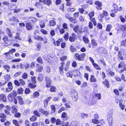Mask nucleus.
Wrapping results in <instances>:
<instances>
[{
    "label": "nucleus",
    "instance_id": "nucleus-1",
    "mask_svg": "<svg viewBox=\"0 0 126 126\" xmlns=\"http://www.w3.org/2000/svg\"><path fill=\"white\" fill-rule=\"evenodd\" d=\"M85 55L86 54L85 53H82L80 55L79 54L76 53L75 54L74 57L76 60L79 61H82L84 60Z\"/></svg>",
    "mask_w": 126,
    "mask_h": 126
},
{
    "label": "nucleus",
    "instance_id": "nucleus-2",
    "mask_svg": "<svg viewBox=\"0 0 126 126\" xmlns=\"http://www.w3.org/2000/svg\"><path fill=\"white\" fill-rule=\"evenodd\" d=\"M17 94L16 92L15 91H13L9 94L8 96V98L10 101H12Z\"/></svg>",
    "mask_w": 126,
    "mask_h": 126
},
{
    "label": "nucleus",
    "instance_id": "nucleus-3",
    "mask_svg": "<svg viewBox=\"0 0 126 126\" xmlns=\"http://www.w3.org/2000/svg\"><path fill=\"white\" fill-rule=\"evenodd\" d=\"M70 93L73 100L74 101L76 100L78 97V94L77 92L74 90H72L70 92Z\"/></svg>",
    "mask_w": 126,
    "mask_h": 126
},
{
    "label": "nucleus",
    "instance_id": "nucleus-4",
    "mask_svg": "<svg viewBox=\"0 0 126 126\" xmlns=\"http://www.w3.org/2000/svg\"><path fill=\"white\" fill-rule=\"evenodd\" d=\"M107 121L109 126H112L113 123V118L111 114H109L108 116Z\"/></svg>",
    "mask_w": 126,
    "mask_h": 126
},
{
    "label": "nucleus",
    "instance_id": "nucleus-5",
    "mask_svg": "<svg viewBox=\"0 0 126 126\" xmlns=\"http://www.w3.org/2000/svg\"><path fill=\"white\" fill-rule=\"evenodd\" d=\"M46 82V86L48 88L51 85V81L50 78L48 77H46L45 79Z\"/></svg>",
    "mask_w": 126,
    "mask_h": 126
},
{
    "label": "nucleus",
    "instance_id": "nucleus-6",
    "mask_svg": "<svg viewBox=\"0 0 126 126\" xmlns=\"http://www.w3.org/2000/svg\"><path fill=\"white\" fill-rule=\"evenodd\" d=\"M94 4L97 6L96 7L97 9L99 10L102 9L101 7L102 6V4L100 2L98 1H96L95 2Z\"/></svg>",
    "mask_w": 126,
    "mask_h": 126
},
{
    "label": "nucleus",
    "instance_id": "nucleus-7",
    "mask_svg": "<svg viewBox=\"0 0 126 126\" xmlns=\"http://www.w3.org/2000/svg\"><path fill=\"white\" fill-rule=\"evenodd\" d=\"M76 36L74 33H72V36L69 37V40L71 42H74L76 38Z\"/></svg>",
    "mask_w": 126,
    "mask_h": 126
},
{
    "label": "nucleus",
    "instance_id": "nucleus-8",
    "mask_svg": "<svg viewBox=\"0 0 126 126\" xmlns=\"http://www.w3.org/2000/svg\"><path fill=\"white\" fill-rule=\"evenodd\" d=\"M6 31L9 37H11L12 36V33L11 32V30L9 28H7L6 29Z\"/></svg>",
    "mask_w": 126,
    "mask_h": 126
},
{
    "label": "nucleus",
    "instance_id": "nucleus-9",
    "mask_svg": "<svg viewBox=\"0 0 126 126\" xmlns=\"http://www.w3.org/2000/svg\"><path fill=\"white\" fill-rule=\"evenodd\" d=\"M52 3L51 0H44L43 3L44 4H47V6H49Z\"/></svg>",
    "mask_w": 126,
    "mask_h": 126
},
{
    "label": "nucleus",
    "instance_id": "nucleus-10",
    "mask_svg": "<svg viewBox=\"0 0 126 126\" xmlns=\"http://www.w3.org/2000/svg\"><path fill=\"white\" fill-rule=\"evenodd\" d=\"M82 39L83 41L85 44H88L89 42V40L88 38L86 37L85 36H83Z\"/></svg>",
    "mask_w": 126,
    "mask_h": 126
},
{
    "label": "nucleus",
    "instance_id": "nucleus-11",
    "mask_svg": "<svg viewBox=\"0 0 126 126\" xmlns=\"http://www.w3.org/2000/svg\"><path fill=\"white\" fill-rule=\"evenodd\" d=\"M19 104L21 105H23L24 103V102L23 100V98L20 96L18 97Z\"/></svg>",
    "mask_w": 126,
    "mask_h": 126
},
{
    "label": "nucleus",
    "instance_id": "nucleus-12",
    "mask_svg": "<svg viewBox=\"0 0 126 126\" xmlns=\"http://www.w3.org/2000/svg\"><path fill=\"white\" fill-rule=\"evenodd\" d=\"M35 39L37 41H43L44 40L43 38L41 36H34Z\"/></svg>",
    "mask_w": 126,
    "mask_h": 126
},
{
    "label": "nucleus",
    "instance_id": "nucleus-13",
    "mask_svg": "<svg viewBox=\"0 0 126 126\" xmlns=\"http://www.w3.org/2000/svg\"><path fill=\"white\" fill-rule=\"evenodd\" d=\"M113 6L114 7V9L112 10V12L113 13H116L118 11V6L116 4H114Z\"/></svg>",
    "mask_w": 126,
    "mask_h": 126
},
{
    "label": "nucleus",
    "instance_id": "nucleus-14",
    "mask_svg": "<svg viewBox=\"0 0 126 126\" xmlns=\"http://www.w3.org/2000/svg\"><path fill=\"white\" fill-rule=\"evenodd\" d=\"M67 114L65 112H64L62 114L61 117L62 118H63V120H66L67 119Z\"/></svg>",
    "mask_w": 126,
    "mask_h": 126
},
{
    "label": "nucleus",
    "instance_id": "nucleus-15",
    "mask_svg": "<svg viewBox=\"0 0 126 126\" xmlns=\"http://www.w3.org/2000/svg\"><path fill=\"white\" fill-rule=\"evenodd\" d=\"M37 79L39 81H42L43 79V75L42 74L39 75L37 78Z\"/></svg>",
    "mask_w": 126,
    "mask_h": 126
},
{
    "label": "nucleus",
    "instance_id": "nucleus-16",
    "mask_svg": "<svg viewBox=\"0 0 126 126\" xmlns=\"http://www.w3.org/2000/svg\"><path fill=\"white\" fill-rule=\"evenodd\" d=\"M26 26L27 29L28 30H31L32 28L31 24L29 23H26Z\"/></svg>",
    "mask_w": 126,
    "mask_h": 126
},
{
    "label": "nucleus",
    "instance_id": "nucleus-17",
    "mask_svg": "<svg viewBox=\"0 0 126 126\" xmlns=\"http://www.w3.org/2000/svg\"><path fill=\"white\" fill-rule=\"evenodd\" d=\"M103 83L104 85L106 86L107 88H109V87L110 85L109 83L108 80L107 79L103 82Z\"/></svg>",
    "mask_w": 126,
    "mask_h": 126
},
{
    "label": "nucleus",
    "instance_id": "nucleus-18",
    "mask_svg": "<svg viewBox=\"0 0 126 126\" xmlns=\"http://www.w3.org/2000/svg\"><path fill=\"white\" fill-rule=\"evenodd\" d=\"M70 21L73 23H76L77 22V19L74 17H71L69 19Z\"/></svg>",
    "mask_w": 126,
    "mask_h": 126
},
{
    "label": "nucleus",
    "instance_id": "nucleus-19",
    "mask_svg": "<svg viewBox=\"0 0 126 126\" xmlns=\"http://www.w3.org/2000/svg\"><path fill=\"white\" fill-rule=\"evenodd\" d=\"M112 27V25L110 24L108 25L107 26V28L106 29V31L108 32H110L111 29Z\"/></svg>",
    "mask_w": 126,
    "mask_h": 126
},
{
    "label": "nucleus",
    "instance_id": "nucleus-20",
    "mask_svg": "<svg viewBox=\"0 0 126 126\" xmlns=\"http://www.w3.org/2000/svg\"><path fill=\"white\" fill-rule=\"evenodd\" d=\"M56 22L54 20H51L49 21V25L50 26H53L56 25Z\"/></svg>",
    "mask_w": 126,
    "mask_h": 126
},
{
    "label": "nucleus",
    "instance_id": "nucleus-21",
    "mask_svg": "<svg viewBox=\"0 0 126 126\" xmlns=\"http://www.w3.org/2000/svg\"><path fill=\"white\" fill-rule=\"evenodd\" d=\"M4 79L5 80V82H7V83L8 81L10 79V77L9 75H6L4 76Z\"/></svg>",
    "mask_w": 126,
    "mask_h": 126
},
{
    "label": "nucleus",
    "instance_id": "nucleus-22",
    "mask_svg": "<svg viewBox=\"0 0 126 126\" xmlns=\"http://www.w3.org/2000/svg\"><path fill=\"white\" fill-rule=\"evenodd\" d=\"M0 97L4 102H5L6 101V97L5 94H1L0 95Z\"/></svg>",
    "mask_w": 126,
    "mask_h": 126
},
{
    "label": "nucleus",
    "instance_id": "nucleus-23",
    "mask_svg": "<svg viewBox=\"0 0 126 126\" xmlns=\"http://www.w3.org/2000/svg\"><path fill=\"white\" fill-rule=\"evenodd\" d=\"M10 20L11 21H14V22H16L17 23L19 22V20L15 17H12L10 19Z\"/></svg>",
    "mask_w": 126,
    "mask_h": 126
},
{
    "label": "nucleus",
    "instance_id": "nucleus-24",
    "mask_svg": "<svg viewBox=\"0 0 126 126\" xmlns=\"http://www.w3.org/2000/svg\"><path fill=\"white\" fill-rule=\"evenodd\" d=\"M93 65L97 70H100L101 69V68L99 65L97 64L94 63H93Z\"/></svg>",
    "mask_w": 126,
    "mask_h": 126
},
{
    "label": "nucleus",
    "instance_id": "nucleus-25",
    "mask_svg": "<svg viewBox=\"0 0 126 126\" xmlns=\"http://www.w3.org/2000/svg\"><path fill=\"white\" fill-rule=\"evenodd\" d=\"M122 102L123 101L122 100H120L119 101V105L121 109L123 110L124 109L125 106L122 104Z\"/></svg>",
    "mask_w": 126,
    "mask_h": 126
},
{
    "label": "nucleus",
    "instance_id": "nucleus-26",
    "mask_svg": "<svg viewBox=\"0 0 126 126\" xmlns=\"http://www.w3.org/2000/svg\"><path fill=\"white\" fill-rule=\"evenodd\" d=\"M70 63V62L69 61H68L67 62L66 66L64 68V70L65 71H67L68 70L69 68V66Z\"/></svg>",
    "mask_w": 126,
    "mask_h": 126
},
{
    "label": "nucleus",
    "instance_id": "nucleus-27",
    "mask_svg": "<svg viewBox=\"0 0 126 126\" xmlns=\"http://www.w3.org/2000/svg\"><path fill=\"white\" fill-rule=\"evenodd\" d=\"M39 24L40 27L41 28H44L45 26V24L44 22L43 21H41L40 22Z\"/></svg>",
    "mask_w": 126,
    "mask_h": 126
},
{
    "label": "nucleus",
    "instance_id": "nucleus-28",
    "mask_svg": "<svg viewBox=\"0 0 126 126\" xmlns=\"http://www.w3.org/2000/svg\"><path fill=\"white\" fill-rule=\"evenodd\" d=\"M50 98V97H49L48 99H45L44 100V106H47V105L48 102L49 100V98Z\"/></svg>",
    "mask_w": 126,
    "mask_h": 126
},
{
    "label": "nucleus",
    "instance_id": "nucleus-29",
    "mask_svg": "<svg viewBox=\"0 0 126 126\" xmlns=\"http://www.w3.org/2000/svg\"><path fill=\"white\" fill-rule=\"evenodd\" d=\"M102 13L103 15L101 16V17H103L104 16H107L109 15V14L108 12L106 11L105 10H103V11Z\"/></svg>",
    "mask_w": 126,
    "mask_h": 126
},
{
    "label": "nucleus",
    "instance_id": "nucleus-30",
    "mask_svg": "<svg viewBox=\"0 0 126 126\" xmlns=\"http://www.w3.org/2000/svg\"><path fill=\"white\" fill-rule=\"evenodd\" d=\"M51 113H53L55 112L56 108L54 105H52L51 106Z\"/></svg>",
    "mask_w": 126,
    "mask_h": 126
},
{
    "label": "nucleus",
    "instance_id": "nucleus-31",
    "mask_svg": "<svg viewBox=\"0 0 126 126\" xmlns=\"http://www.w3.org/2000/svg\"><path fill=\"white\" fill-rule=\"evenodd\" d=\"M90 80L92 82H95L96 81L95 78L94 77V76L93 75L91 76Z\"/></svg>",
    "mask_w": 126,
    "mask_h": 126
},
{
    "label": "nucleus",
    "instance_id": "nucleus-32",
    "mask_svg": "<svg viewBox=\"0 0 126 126\" xmlns=\"http://www.w3.org/2000/svg\"><path fill=\"white\" fill-rule=\"evenodd\" d=\"M90 20L92 22L94 26H95L96 25V23L95 21V18H92L91 17L90 18Z\"/></svg>",
    "mask_w": 126,
    "mask_h": 126
},
{
    "label": "nucleus",
    "instance_id": "nucleus-33",
    "mask_svg": "<svg viewBox=\"0 0 126 126\" xmlns=\"http://www.w3.org/2000/svg\"><path fill=\"white\" fill-rule=\"evenodd\" d=\"M3 67L5 69L7 70V72L9 71V70L10 69V66L7 65H4L3 66Z\"/></svg>",
    "mask_w": 126,
    "mask_h": 126
},
{
    "label": "nucleus",
    "instance_id": "nucleus-34",
    "mask_svg": "<svg viewBox=\"0 0 126 126\" xmlns=\"http://www.w3.org/2000/svg\"><path fill=\"white\" fill-rule=\"evenodd\" d=\"M118 56L120 59L121 60H123V58L121 55V52L120 51H119L118 52Z\"/></svg>",
    "mask_w": 126,
    "mask_h": 126
},
{
    "label": "nucleus",
    "instance_id": "nucleus-35",
    "mask_svg": "<svg viewBox=\"0 0 126 126\" xmlns=\"http://www.w3.org/2000/svg\"><path fill=\"white\" fill-rule=\"evenodd\" d=\"M50 90L51 92H54L56 91V89L54 86H52L50 88Z\"/></svg>",
    "mask_w": 126,
    "mask_h": 126
},
{
    "label": "nucleus",
    "instance_id": "nucleus-36",
    "mask_svg": "<svg viewBox=\"0 0 126 126\" xmlns=\"http://www.w3.org/2000/svg\"><path fill=\"white\" fill-rule=\"evenodd\" d=\"M70 50L72 52H75L76 51V49L72 45L70 47Z\"/></svg>",
    "mask_w": 126,
    "mask_h": 126
},
{
    "label": "nucleus",
    "instance_id": "nucleus-37",
    "mask_svg": "<svg viewBox=\"0 0 126 126\" xmlns=\"http://www.w3.org/2000/svg\"><path fill=\"white\" fill-rule=\"evenodd\" d=\"M37 61L39 63H43L42 59L41 57H38L37 59Z\"/></svg>",
    "mask_w": 126,
    "mask_h": 126
},
{
    "label": "nucleus",
    "instance_id": "nucleus-38",
    "mask_svg": "<svg viewBox=\"0 0 126 126\" xmlns=\"http://www.w3.org/2000/svg\"><path fill=\"white\" fill-rule=\"evenodd\" d=\"M91 43L93 46H97V44L94 40L92 39V40Z\"/></svg>",
    "mask_w": 126,
    "mask_h": 126
},
{
    "label": "nucleus",
    "instance_id": "nucleus-39",
    "mask_svg": "<svg viewBox=\"0 0 126 126\" xmlns=\"http://www.w3.org/2000/svg\"><path fill=\"white\" fill-rule=\"evenodd\" d=\"M37 119V117L35 115H33L30 118V120L31 121H34L36 120Z\"/></svg>",
    "mask_w": 126,
    "mask_h": 126
},
{
    "label": "nucleus",
    "instance_id": "nucleus-40",
    "mask_svg": "<svg viewBox=\"0 0 126 126\" xmlns=\"http://www.w3.org/2000/svg\"><path fill=\"white\" fill-rule=\"evenodd\" d=\"M43 69V67L42 66H39L36 69V71L37 72H41Z\"/></svg>",
    "mask_w": 126,
    "mask_h": 126
},
{
    "label": "nucleus",
    "instance_id": "nucleus-41",
    "mask_svg": "<svg viewBox=\"0 0 126 126\" xmlns=\"http://www.w3.org/2000/svg\"><path fill=\"white\" fill-rule=\"evenodd\" d=\"M92 123L95 124H97L99 123L98 120L96 119H92Z\"/></svg>",
    "mask_w": 126,
    "mask_h": 126
},
{
    "label": "nucleus",
    "instance_id": "nucleus-42",
    "mask_svg": "<svg viewBox=\"0 0 126 126\" xmlns=\"http://www.w3.org/2000/svg\"><path fill=\"white\" fill-rule=\"evenodd\" d=\"M39 95V93L38 92H36L33 94V96L34 97L37 98Z\"/></svg>",
    "mask_w": 126,
    "mask_h": 126
},
{
    "label": "nucleus",
    "instance_id": "nucleus-43",
    "mask_svg": "<svg viewBox=\"0 0 126 126\" xmlns=\"http://www.w3.org/2000/svg\"><path fill=\"white\" fill-rule=\"evenodd\" d=\"M23 90L22 88H20L18 89L17 92L18 94H21L22 93Z\"/></svg>",
    "mask_w": 126,
    "mask_h": 126
},
{
    "label": "nucleus",
    "instance_id": "nucleus-44",
    "mask_svg": "<svg viewBox=\"0 0 126 126\" xmlns=\"http://www.w3.org/2000/svg\"><path fill=\"white\" fill-rule=\"evenodd\" d=\"M13 88V87H8L6 88V91L7 92H10L12 90Z\"/></svg>",
    "mask_w": 126,
    "mask_h": 126
},
{
    "label": "nucleus",
    "instance_id": "nucleus-45",
    "mask_svg": "<svg viewBox=\"0 0 126 126\" xmlns=\"http://www.w3.org/2000/svg\"><path fill=\"white\" fill-rule=\"evenodd\" d=\"M61 64H62V65L59 68V70H63L64 68L63 65H64V63L63 62H62Z\"/></svg>",
    "mask_w": 126,
    "mask_h": 126
},
{
    "label": "nucleus",
    "instance_id": "nucleus-46",
    "mask_svg": "<svg viewBox=\"0 0 126 126\" xmlns=\"http://www.w3.org/2000/svg\"><path fill=\"white\" fill-rule=\"evenodd\" d=\"M29 86L31 88L33 89L36 87V85H33L32 83H29Z\"/></svg>",
    "mask_w": 126,
    "mask_h": 126
},
{
    "label": "nucleus",
    "instance_id": "nucleus-47",
    "mask_svg": "<svg viewBox=\"0 0 126 126\" xmlns=\"http://www.w3.org/2000/svg\"><path fill=\"white\" fill-rule=\"evenodd\" d=\"M15 51L16 49H12L11 50H10L8 52L5 53L4 54L6 55L8 53L12 54Z\"/></svg>",
    "mask_w": 126,
    "mask_h": 126
},
{
    "label": "nucleus",
    "instance_id": "nucleus-48",
    "mask_svg": "<svg viewBox=\"0 0 126 126\" xmlns=\"http://www.w3.org/2000/svg\"><path fill=\"white\" fill-rule=\"evenodd\" d=\"M96 97L98 99H100L101 98V94L100 93H97L95 95Z\"/></svg>",
    "mask_w": 126,
    "mask_h": 126
},
{
    "label": "nucleus",
    "instance_id": "nucleus-49",
    "mask_svg": "<svg viewBox=\"0 0 126 126\" xmlns=\"http://www.w3.org/2000/svg\"><path fill=\"white\" fill-rule=\"evenodd\" d=\"M53 43L55 46H59L60 45V42L59 41H57L56 42H54Z\"/></svg>",
    "mask_w": 126,
    "mask_h": 126
},
{
    "label": "nucleus",
    "instance_id": "nucleus-50",
    "mask_svg": "<svg viewBox=\"0 0 126 126\" xmlns=\"http://www.w3.org/2000/svg\"><path fill=\"white\" fill-rule=\"evenodd\" d=\"M30 91L29 88H26L25 91V94H28L30 92Z\"/></svg>",
    "mask_w": 126,
    "mask_h": 126
},
{
    "label": "nucleus",
    "instance_id": "nucleus-51",
    "mask_svg": "<svg viewBox=\"0 0 126 126\" xmlns=\"http://www.w3.org/2000/svg\"><path fill=\"white\" fill-rule=\"evenodd\" d=\"M66 75L68 77L72 78V74L71 72H68L67 73Z\"/></svg>",
    "mask_w": 126,
    "mask_h": 126
},
{
    "label": "nucleus",
    "instance_id": "nucleus-52",
    "mask_svg": "<svg viewBox=\"0 0 126 126\" xmlns=\"http://www.w3.org/2000/svg\"><path fill=\"white\" fill-rule=\"evenodd\" d=\"M31 79L32 81V83L33 84H35L36 83L35 81L36 77H31Z\"/></svg>",
    "mask_w": 126,
    "mask_h": 126
},
{
    "label": "nucleus",
    "instance_id": "nucleus-53",
    "mask_svg": "<svg viewBox=\"0 0 126 126\" xmlns=\"http://www.w3.org/2000/svg\"><path fill=\"white\" fill-rule=\"evenodd\" d=\"M79 27V26L78 25H77L74 27L73 28V30L76 32H77Z\"/></svg>",
    "mask_w": 126,
    "mask_h": 126
},
{
    "label": "nucleus",
    "instance_id": "nucleus-54",
    "mask_svg": "<svg viewBox=\"0 0 126 126\" xmlns=\"http://www.w3.org/2000/svg\"><path fill=\"white\" fill-rule=\"evenodd\" d=\"M68 33H66L65 34L64 36V38L65 40H67L68 39Z\"/></svg>",
    "mask_w": 126,
    "mask_h": 126
},
{
    "label": "nucleus",
    "instance_id": "nucleus-55",
    "mask_svg": "<svg viewBox=\"0 0 126 126\" xmlns=\"http://www.w3.org/2000/svg\"><path fill=\"white\" fill-rule=\"evenodd\" d=\"M13 123L16 126H19V125L18 124L17 121L15 120H13Z\"/></svg>",
    "mask_w": 126,
    "mask_h": 126
},
{
    "label": "nucleus",
    "instance_id": "nucleus-56",
    "mask_svg": "<svg viewBox=\"0 0 126 126\" xmlns=\"http://www.w3.org/2000/svg\"><path fill=\"white\" fill-rule=\"evenodd\" d=\"M28 75L27 74L24 73L22 76V77L24 79H26Z\"/></svg>",
    "mask_w": 126,
    "mask_h": 126
},
{
    "label": "nucleus",
    "instance_id": "nucleus-57",
    "mask_svg": "<svg viewBox=\"0 0 126 126\" xmlns=\"http://www.w3.org/2000/svg\"><path fill=\"white\" fill-rule=\"evenodd\" d=\"M19 81L20 83L22 85H24L25 84V81L22 79H20Z\"/></svg>",
    "mask_w": 126,
    "mask_h": 126
},
{
    "label": "nucleus",
    "instance_id": "nucleus-58",
    "mask_svg": "<svg viewBox=\"0 0 126 126\" xmlns=\"http://www.w3.org/2000/svg\"><path fill=\"white\" fill-rule=\"evenodd\" d=\"M81 116L84 118V117H87L88 116V114H87L84 113H82L81 114Z\"/></svg>",
    "mask_w": 126,
    "mask_h": 126
},
{
    "label": "nucleus",
    "instance_id": "nucleus-59",
    "mask_svg": "<svg viewBox=\"0 0 126 126\" xmlns=\"http://www.w3.org/2000/svg\"><path fill=\"white\" fill-rule=\"evenodd\" d=\"M17 111V110L14 107H12V113H15Z\"/></svg>",
    "mask_w": 126,
    "mask_h": 126
},
{
    "label": "nucleus",
    "instance_id": "nucleus-60",
    "mask_svg": "<svg viewBox=\"0 0 126 126\" xmlns=\"http://www.w3.org/2000/svg\"><path fill=\"white\" fill-rule=\"evenodd\" d=\"M121 45L122 46H126V39L121 41Z\"/></svg>",
    "mask_w": 126,
    "mask_h": 126
},
{
    "label": "nucleus",
    "instance_id": "nucleus-61",
    "mask_svg": "<svg viewBox=\"0 0 126 126\" xmlns=\"http://www.w3.org/2000/svg\"><path fill=\"white\" fill-rule=\"evenodd\" d=\"M88 15L90 18H91V17H92L94 15V12L92 11L91 12L88 14Z\"/></svg>",
    "mask_w": 126,
    "mask_h": 126
},
{
    "label": "nucleus",
    "instance_id": "nucleus-62",
    "mask_svg": "<svg viewBox=\"0 0 126 126\" xmlns=\"http://www.w3.org/2000/svg\"><path fill=\"white\" fill-rule=\"evenodd\" d=\"M121 29L122 31H126V25L122 26L121 28Z\"/></svg>",
    "mask_w": 126,
    "mask_h": 126
},
{
    "label": "nucleus",
    "instance_id": "nucleus-63",
    "mask_svg": "<svg viewBox=\"0 0 126 126\" xmlns=\"http://www.w3.org/2000/svg\"><path fill=\"white\" fill-rule=\"evenodd\" d=\"M46 71L47 73H49L50 71V68L49 66L46 67Z\"/></svg>",
    "mask_w": 126,
    "mask_h": 126
},
{
    "label": "nucleus",
    "instance_id": "nucleus-64",
    "mask_svg": "<svg viewBox=\"0 0 126 126\" xmlns=\"http://www.w3.org/2000/svg\"><path fill=\"white\" fill-rule=\"evenodd\" d=\"M33 113L34 114L38 117H39L40 116L39 113H38V111L36 110H35Z\"/></svg>",
    "mask_w": 126,
    "mask_h": 126
}]
</instances>
